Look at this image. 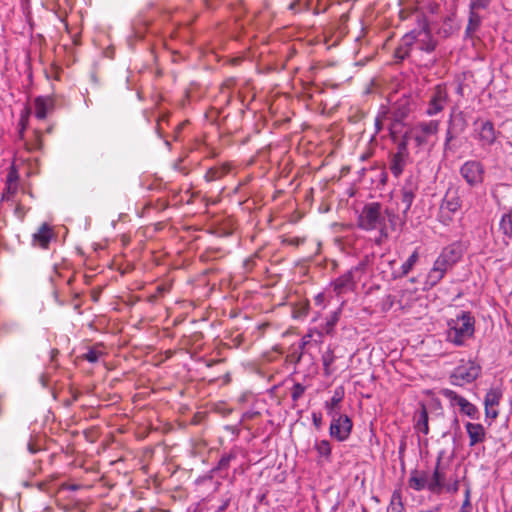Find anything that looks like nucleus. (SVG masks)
<instances>
[{
  "label": "nucleus",
  "instance_id": "nucleus-13",
  "mask_svg": "<svg viewBox=\"0 0 512 512\" xmlns=\"http://www.w3.org/2000/svg\"><path fill=\"white\" fill-rule=\"evenodd\" d=\"M503 397V389L501 386L491 387L484 397V407L486 418L495 419L498 417L499 411L494 409L498 406Z\"/></svg>",
  "mask_w": 512,
  "mask_h": 512
},
{
  "label": "nucleus",
  "instance_id": "nucleus-52",
  "mask_svg": "<svg viewBox=\"0 0 512 512\" xmlns=\"http://www.w3.org/2000/svg\"><path fill=\"white\" fill-rule=\"evenodd\" d=\"M290 357H291V360H292V361H294L295 363H298V362H300V360H301L302 352H299V353H297V352H293V353L290 355Z\"/></svg>",
  "mask_w": 512,
  "mask_h": 512
},
{
  "label": "nucleus",
  "instance_id": "nucleus-11",
  "mask_svg": "<svg viewBox=\"0 0 512 512\" xmlns=\"http://www.w3.org/2000/svg\"><path fill=\"white\" fill-rule=\"evenodd\" d=\"M475 138L479 141L481 147H491L497 139L498 132L490 120L475 123Z\"/></svg>",
  "mask_w": 512,
  "mask_h": 512
},
{
  "label": "nucleus",
  "instance_id": "nucleus-47",
  "mask_svg": "<svg viewBox=\"0 0 512 512\" xmlns=\"http://www.w3.org/2000/svg\"><path fill=\"white\" fill-rule=\"evenodd\" d=\"M255 265V258L254 257H250L248 259H246L243 263V266H244V269L246 272H249L253 269Z\"/></svg>",
  "mask_w": 512,
  "mask_h": 512
},
{
  "label": "nucleus",
  "instance_id": "nucleus-61",
  "mask_svg": "<svg viewBox=\"0 0 512 512\" xmlns=\"http://www.w3.org/2000/svg\"><path fill=\"white\" fill-rule=\"evenodd\" d=\"M73 280H74V277H73V276H70V277L67 279L66 284H67L68 286H70V285L72 284Z\"/></svg>",
  "mask_w": 512,
  "mask_h": 512
},
{
  "label": "nucleus",
  "instance_id": "nucleus-63",
  "mask_svg": "<svg viewBox=\"0 0 512 512\" xmlns=\"http://www.w3.org/2000/svg\"><path fill=\"white\" fill-rule=\"evenodd\" d=\"M457 489H458V484H457V482H456V483L453 485V487L451 488V490L455 492V491H457Z\"/></svg>",
  "mask_w": 512,
  "mask_h": 512
},
{
  "label": "nucleus",
  "instance_id": "nucleus-4",
  "mask_svg": "<svg viewBox=\"0 0 512 512\" xmlns=\"http://www.w3.org/2000/svg\"><path fill=\"white\" fill-rule=\"evenodd\" d=\"M402 122L395 121L389 127V135L394 142L400 138L397 144V152L393 155L390 170L395 177L402 174L404 167L407 164L409 158L408 143L406 138V132L403 134Z\"/></svg>",
  "mask_w": 512,
  "mask_h": 512
},
{
  "label": "nucleus",
  "instance_id": "nucleus-5",
  "mask_svg": "<svg viewBox=\"0 0 512 512\" xmlns=\"http://www.w3.org/2000/svg\"><path fill=\"white\" fill-rule=\"evenodd\" d=\"M481 366L474 360L462 362L454 368L449 381L454 386H464L474 382L481 374Z\"/></svg>",
  "mask_w": 512,
  "mask_h": 512
},
{
  "label": "nucleus",
  "instance_id": "nucleus-37",
  "mask_svg": "<svg viewBox=\"0 0 512 512\" xmlns=\"http://www.w3.org/2000/svg\"><path fill=\"white\" fill-rule=\"evenodd\" d=\"M60 277H61V275H60V273H59L57 270H55V271H54V274L50 276V281L52 282V284H53L54 286H56V282H57V280H58ZM52 294H53L54 300L56 301V303H57L58 305H60V306L65 305V301H64L63 299H61V298H60V296H59V291L57 290V288H56V287H54V289H53V293H52Z\"/></svg>",
  "mask_w": 512,
  "mask_h": 512
},
{
  "label": "nucleus",
  "instance_id": "nucleus-62",
  "mask_svg": "<svg viewBox=\"0 0 512 512\" xmlns=\"http://www.w3.org/2000/svg\"><path fill=\"white\" fill-rule=\"evenodd\" d=\"M374 278H380V279H383L384 276H383V272L382 271H379V273L377 275H374L373 276Z\"/></svg>",
  "mask_w": 512,
  "mask_h": 512
},
{
  "label": "nucleus",
  "instance_id": "nucleus-1",
  "mask_svg": "<svg viewBox=\"0 0 512 512\" xmlns=\"http://www.w3.org/2000/svg\"><path fill=\"white\" fill-rule=\"evenodd\" d=\"M416 18L417 27L402 37L400 45L394 51L396 63L401 62L408 56L412 45L426 53H431L436 48L437 41L431 33L426 17L417 15Z\"/></svg>",
  "mask_w": 512,
  "mask_h": 512
},
{
  "label": "nucleus",
  "instance_id": "nucleus-57",
  "mask_svg": "<svg viewBox=\"0 0 512 512\" xmlns=\"http://www.w3.org/2000/svg\"><path fill=\"white\" fill-rule=\"evenodd\" d=\"M450 143L451 142L444 141V151L445 152L452 150V147H451Z\"/></svg>",
  "mask_w": 512,
  "mask_h": 512
},
{
  "label": "nucleus",
  "instance_id": "nucleus-2",
  "mask_svg": "<svg viewBox=\"0 0 512 512\" xmlns=\"http://www.w3.org/2000/svg\"><path fill=\"white\" fill-rule=\"evenodd\" d=\"M474 333V316L469 311H461L455 318L447 321L445 340L456 347H462L474 336Z\"/></svg>",
  "mask_w": 512,
  "mask_h": 512
},
{
  "label": "nucleus",
  "instance_id": "nucleus-15",
  "mask_svg": "<svg viewBox=\"0 0 512 512\" xmlns=\"http://www.w3.org/2000/svg\"><path fill=\"white\" fill-rule=\"evenodd\" d=\"M466 125V121L463 117L462 112H460L454 119L453 112L450 114V118L448 120V127L445 133V141L452 142L457 134L464 131Z\"/></svg>",
  "mask_w": 512,
  "mask_h": 512
},
{
  "label": "nucleus",
  "instance_id": "nucleus-20",
  "mask_svg": "<svg viewBox=\"0 0 512 512\" xmlns=\"http://www.w3.org/2000/svg\"><path fill=\"white\" fill-rule=\"evenodd\" d=\"M483 17L478 13L477 9H469L468 23L465 29V38H473L481 27Z\"/></svg>",
  "mask_w": 512,
  "mask_h": 512
},
{
  "label": "nucleus",
  "instance_id": "nucleus-25",
  "mask_svg": "<svg viewBox=\"0 0 512 512\" xmlns=\"http://www.w3.org/2000/svg\"><path fill=\"white\" fill-rule=\"evenodd\" d=\"M239 449L237 447L232 448L229 452L224 453L218 464L211 470V472H227L230 464L233 460H235L238 456Z\"/></svg>",
  "mask_w": 512,
  "mask_h": 512
},
{
  "label": "nucleus",
  "instance_id": "nucleus-43",
  "mask_svg": "<svg viewBox=\"0 0 512 512\" xmlns=\"http://www.w3.org/2000/svg\"><path fill=\"white\" fill-rule=\"evenodd\" d=\"M492 0H470L469 2V9H487L490 5Z\"/></svg>",
  "mask_w": 512,
  "mask_h": 512
},
{
  "label": "nucleus",
  "instance_id": "nucleus-60",
  "mask_svg": "<svg viewBox=\"0 0 512 512\" xmlns=\"http://www.w3.org/2000/svg\"><path fill=\"white\" fill-rule=\"evenodd\" d=\"M311 335H307V337H310ZM307 341H306V336L303 338V342L302 344L300 345V349H303L304 346L306 345Z\"/></svg>",
  "mask_w": 512,
  "mask_h": 512
},
{
  "label": "nucleus",
  "instance_id": "nucleus-23",
  "mask_svg": "<svg viewBox=\"0 0 512 512\" xmlns=\"http://www.w3.org/2000/svg\"><path fill=\"white\" fill-rule=\"evenodd\" d=\"M343 398H344L343 387H337L334 390V393H333V396L331 397V399L329 401L325 402V409L329 416L341 413L339 411V404L341 403Z\"/></svg>",
  "mask_w": 512,
  "mask_h": 512
},
{
  "label": "nucleus",
  "instance_id": "nucleus-59",
  "mask_svg": "<svg viewBox=\"0 0 512 512\" xmlns=\"http://www.w3.org/2000/svg\"><path fill=\"white\" fill-rule=\"evenodd\" d=\"M456 93L459 94V95H463V86L462 84H458L457 86V89H456Z\"/></svg>",
  "mask_w": 512,
  "mask_h": 512
},
{
  "label": "nucleus",
  "instance_id": "nucleus-49",
  "mask_svg": "<svg viewBox=\"0 0 512 512\" xmlns=\"http://www.w3.org/2000/svg\"><path fill=\"white\" fill-rule=\"evenodd\" d=\"M302 242L303 241L297 237L288 238V239L283 240V243H286V244L292 245V246H298Z\"/></svg>",
  "mask_w": 512,
  "mask_h": 512
},
{
  "label": "nucleus",
  "instance_id": "nucleus-58",
  "mask_svg": "<svg viewBox=\"0 0 512 512\" xmlns=\"http://www.w3.org/2000/svg\"><path fill=\"white\" fill-rule=\"evenodd\" d=\"M323 298H324V297H323V294H318V295L315 297V302H316L317 304H321V303H322V301H323Z\"/></svg>",
  "mask_w": 512,
  "mask_h": 512
},
{
  "label": "nucleus",
  "instance_id": "nucleus-22",
  "mask_svg": "<svg viewBox=\"0 0 512 512\" xmlns=\"http://www.w3.org/2000/svg\"><path fill=\"white\" fill-rule=\"evenodd\" d=\"M446 273V270L441 267H437V265L433 263L432 268L426 276L423 289L430 290L435 287L444 278Z\"/></svg>",
  "mask_w": 512,
  "mask_h": 512
},
{
  "label": "nucleus",
  "instance_id": "nucleus-28",
  "mask_svg": "<svg viewBox=\"0 0 512 512\" xmlns=\"http://www.w3.org/2000/svg\"><path fill=\"white\" fill-rule=\"evenodd\" d=\"M499 230L504 236V243L508 245L512 239V215L511 213H504L499 222Z\"/></svg>",
  "mask_w": 512,
  "mask_h": 512
},
{
  "label": "nucleus",
  "instance_id": "nucleus-14",
  "mask_svg": "<svg viewBox=\"0 0 512 512\" xmlns=\"http://www.w3.org/2000/svg\"><path fill=\"white\" fill-rule=\"evenodd\" d=\"M418 259H419V253H418V250L416 249L407 258V260L401 264V266L398 269L395 268L396 262L394 260H388V266L391 270L392 278L398 279V278H401V277L407 275L411 271V269L414 267V265L416 264Z\"/></svg>",
  "mask_w": 512,
  "mask_h": 512
},
{
  "label": "nucleus",
  "instance_id": "nucleus-7",
  "mask_svg": "<svg viewBox=\"0 0 512 512\" xmlns=\"http://www.w3.org/2000/svg\"><path fill=\"white\" fill-rule=\"evenodd\" d=\"M439 127L440 120L437 119L417 122L411 129L416 146L421 148L427 145L429 138L438 133Z\"/></svg>",
  "mask_w": 512,
  "mask_h": 512
},
{
  "label": "nucleus",
  "instance_id": "nucleus-40",
  "mask_svg": "<svg viewBox=\"0 0 512 512\" xmlns=\"http://www.w3.org/2000/svg\"><path fill=\"white\" fill-rule=\"evenodd\" d=\"M18 191V185L6 184V187L2 193V201H10L13 199Z\"/></svg>",
  "mask_w": 512,
  "mask_h": 512
},
{
  "label": "nucleus",
  "instance_id": "nucleus-64",
  "mask_svg": "<svg viewBox=\"0 0 512 512\" xmlns=\"http://www.w3.org/2000/svg\"><path fill=\"white\" fill-rule=\"evenodd\" d=\"M74 309L78 311L80 309V304L79 303H75L74 304Z\"/></svg>",
  "mask_w": 512,
  "mask_h": 512
},
{
  "label": "nucleus",
  "instance_id": "nucleus-44",
  "mask_svg": "<svg viewBox=\"0 0 512 512\" xmlns=\"http://www.w3.org/2000/svg\"><path fill=\"white\" fill-rule=\"evenodd\" d=\"M312 422H313V425L315 426V428L317 430H319L322 427V415H321V413L313 412L312 413Z\"/></svg>",
  "mask_w": 512,
  "mask_h": 512
},
{
  "label": "nucleus",
  "instance_id": "nucleus-21",
  "mask_svg": "<svg viewBox=\"0 0 512 512\" xmlns=\"http://www.w3.org/2000/svg\"><path fill=\"white\" fill-rule=\"evenodd\" d=\"M446 273V270L441 267H437V265L433 263L432 268L426 276L423 289L430 290L435 287L444 278Z\"/></svg>",
  "mask_w": 512,
  "mask_h": 512
},
{
  "label": "nucleus",
  "instance_id": "nucleus-30",
  "mask_svg": "<svg viewBox=\"0 0 512 512\" xmlns=\"http://www.w3.org/2000/svg\"><path fill=\"white\" fill-rule=\"evenodd\" d=\"M459 408L461 413L468 416L472 420H478L480 417L479 409L467 399L463 401Z\"/></svg>",
  "mask_w": 512,
  "mask_h": 512
},
{
  "label": "nucleus",
  "instance_id": "nucleus-45",
  "mask_svg": "<svg viewBox=\"0 0 512 512\" xmlns=\"http://www.w3.org/2000/svg\"><path fill=\"white\" fill-rule=\"evenodd\" d=\"M28 120L25 119V117H20V121H19V126H20V130H19V138L21 140L24 139V131L26 130V128L28 127Z\"/></svg>",
  "mask_w": 512,
  "mask_h": 512
},
{
  "label": "nucleus",
  "instance_id": "nucleus-35",
  "mask_svg": "<svg viewBox=\"0 0 512 512\" xmlns=\"http://www.w3.org/2000/svg\"><path fill=\"white\" fill-rule=\"evenodd\" d=\"M339 320L338 312H334L329 319L325 322V324L322 327V331L319 332V337L322 336L323 333L325 334H331L333 332L334 326Z\"/></svg>",
  "mask_w": 512,
  "mask_h": 512
},
{
  "label": "nucleus",
  "instance_id": "nucleus-17",
  "mask_svg": "<svg viewBox=\"0 0 512 512\" xmlns=\"http://www.w3.org/2000/svg\"><path fill=\"white\" fill-rule=\"evenodd\" d=\"M35 117L43 120L54 107V100L51 97L38 96L34 100Z\"/></svg>",
  "mask_w": 512,
  "mask_h": 512
},
{
  "label": "nucleus",
  "instance_id": "nucleus-36",
  "mask_svg": "<svg viewBox=\"0 0 512 512\" xmlns=\"http://www.w3.org/2000/svg\"><path fill=\"white\" fill-rule=\"evenodd\" d=\"M315 449L322 457L329 458L331 455V445L328 440H321L316 442Z\"/></svg>",
  "mask_w": 512,
  "mask_h": 512
},
{
  "label": "nucleus",
  "instance_id": "nucleus-51",
  "mask_svg": "<svg viewBox=\"0 0 512 512\" xmlns=\"http://www.w3.org/2000/svg\"><path fill=\"white\" fill-rule=\"evenodd\" d=\"M471 510V502L463 501L459 512H470Z\"/></svg>",
  "mask_w": 512,
  "mask_h": 512
},
{
  "label": "nucleus",
  "instance_id": "nucleus-55",
  "mask_svg": "<svg viewBox=\"0 0 512 512\" xmlns=\"http://www.w3.org/2000/svg\"><path fill=\"white\" fill-rule=\"evenodd\" d=\"M299 5V1H294L289 5V9L292 11H297V6Z\"/></svg>",
  "mask_w": 512,
  "mask_h": 512
},
{
  "label": "nucleus",
  "instance_id": "nucleus-42",
  "mask_svg": "<svg viewBox=\"0 0 512 512\" xmlns=\"http://www.w3.org/2000/svg\"><path fill=\"white\" fill-rule=\"evenodd\" d=\"M18 180H19V173H18L15 165H12L9 168V171L6 176V184L18 185Z\"/></svg>",
  "mask_w": 512,
  "mask_h": 512
},
{
  "label": "nucleus",
  "instance_id": "nucleus-6",
  "mask_svg": "<svg viewBox=\"0 0 512 512\" xmlns=\"http://www.w3.org/2000/svg\"><path fill=\"white\" fill-rule=\"evenodd\" d=\"M449 101V94L445 84H437L429 97L424 109V115L434 117L440 114Z\"/></svg>",
  "mask_w": 512,
  "mask_h": 512
},
{
  "label": "nucleus",
  "instance_id": "nucleus-3",
  "mask_svg": "<svg viewBox=\"0 0 512 512\" xmlns=\"http://www.w3.org/2000/svg\"><path fill=\"white\" fill-rule=\"evenodd\" d=\"M358 227L365 231H377L379 236L375 238V242L380 246L384 234L382 204L379 202L365 204L358 216Z\"/></svg>",
  "mask_w": 512,
  "mask_h": 512
},
{
  "label": "nucleus",
  "instance_id": "nucleus-31",
  "mask_svg": "<svg viewBox=\"0 0 512 512\" xmlns=\"http://www.w3.org/2000/svg\"><path fill=\"white\" fill-rule=\"evenodd\" d=\"M386 512H405L400 492L395 491L392 494L390 504L389 507L386 508Z\"/></svg>",
  "mask_w": 512,
  "mask_h": 512
},
{
  "label": "nucleus",
  "instance_id": "nucleus-27",
  "mask_svg": "<svg viewBox=\"0 0 512 512\" xmlns=\"http://www.w3.org/2000/svg\"><path fill=\"white\" fill-rule=\"evenodd\" d=\"M229 172H230L229 164H222L220 166L211 167L205 173L204 179L207 182L217 181V180L222 179Z\"/></svg>",
  "mask_w": 512,
  "mask_h": 512
},
{
  "label": "nucleus",
  "instance_id": "nucleus-19",
  "mask_svg": "<svg viewBox=\"0 0 512 512\" xmlns=\"http://www.w3.org/2000/svg\"><path fill=\"white\" fill-rule=\"evenodd\" d=\"M465 428L469 436L470 447H473L485 440V429L482 424L467 422Z\"/></svg>",
  "mask_w": 512,
  "mask_h": 512
},
{
  "label": "nucleus",
  "instance_id": "nucleus-9",
  "mask_svg": "<svg viewBox=\"0 0 512 512\" xmlns=\"http://www.w3.org/2000/svg\"><path fill=\"white\" fill-rule=\"evenodd\" d=\"M460 175L470 187L480 186L484 182L485 168L477 160H468L460 167Z\"/></svg>",
  "mask_w": 512,
  "mask_h": 512
},
{
  "label": "nucleus",
  "instance_id": "nucleus-12",
  "mask_svg": "<svg viewBox=\"0 0 512 512\" xmlns=\"http://www.w3.org/2000/svg\"><path fill=\"white\" fill-rule=\"evenodd\" d=\"M445 451L441 450L438 453L436 465L434 467L433 473L430 475L429 481V491L434 493L435 495H439L442 493L443 488L445 486V472L444 468L441 466L442 459L444 457Z\"/></svg>",
  "mask_w": 512,
  "mask_h": 512
},
{
  "label": "nucleus",
  "instance_id": "nucleus-50",
  "mask_svg": "<svg viewBox=\"0 0 512 512\" xmlns=\"http://www.w3.org/2000/svg\"><path fill=\"white\" fill-rule=\"evenodd\" d=\"M379 87L380 86H379L378 81L377 80H372L371 81V87L368 88L367 93H375V92L378 91Z\"/></svg>",
  "mask_w": 512,
  "mask_h": 512
},
{
  "label": "nucleus",
  "instance_id": "nucleus-39",
  "mask_svg": "<svg viewBox=\"0 0 512 512\" xmlns=\"http://www.w3.org/2000/svg\"><path fill=\"white\" fill-rule=\"evenodd\" d=\"M25 147L28 151H36L41 149L42 147V140H41V134L39 131L35 132V136L33 141L31 142H25Z\"/></svg>",
  "mask_w": 512,
  "mask_h": 512
},
{
  "label": "nucleus",
  "instance_id": "nucleus-8",
  "mask_svg": "<svg viewBox=\"0 0 512 512\" xmlns=\"http://www.w3.org/2000/svg\"><path fill=\"white\" fill-rule=\"evenodd\" d=\"M463 252L462 243L459 241L453 242L441 250L434 263L437 267L448 271L462 258Z\"/></svg>",
  "mask_w": 512,
  "mask_h": 512
},
{
  "label": "nucleus",
  "instance_id": "nucleus-41",
  "mask_svg": "<svg viewBox=\"0 0 512 512\" xmlns=\"http://www.w3.org/2000/svg\"><path fill=\"white\" fill-rule=\"evenodd\" d=\"M102 355V352L96 348H90L84 355L83 359L90 363H96L100 356Z\"/></svg>",
  "mask_w": 512,
  "mask_h": 512
},
{
  "label": "nucleus",
  "instance_id": "nucleus-24",
  "mask_svg": "<svg viewBox=\"0 0 512 512\" xmlns=\"http://www.w3.org/2000/svg\"><path fill=\"white\" fill-rule=\"evenodd\" d=\"M354 287L353 273L348 271L334 281V290L337 294H342L352 290Z\"/></svg>",
  "mask_w": 512,
  "mask_h": 512
},
{
  "label": "nucleus",
  "instance_id": "nucleus-48",
  "mask_svg": "<svg viewBox=\"0 0 512 512\" xmlns=\"http://www.w3.org/2000/svg\"><path fill=\"white\" fill-rule=\"evenodd\" d=\"M383 123H384V112H379L377 117L375 118V126L378 131L381 130Z\"/></svg>",
  "mask_w": 512,
  "mask_h": 512
},
{
  "label": "nucleus",
  "instance_id": "nucleus-16",
  "mask_svg": "<svg viewBox=\"0 0 512 512\" xmlns=\"http://www.w3.org/2000/svg\"><path fill=\"white\" fill-rule=\"evenodd\" d=\"M52 237L53 232L51 227L47 223H43L38 231L33 234L32 243L34 246L46 249L48 248Z\"/></svg>",
  "mask_w": 512,
  "mask_h": 512
},
{
  "label": "nucleus",
  "instance_id": "nucleus-53",
  "mask_svg": "<svg viewBox=\"0 0 512 512\" xmlns=\"http://www.w3.org/2000/svg\"><path fill=\"white\" fill-rule=\"evenodd\" d=\"M30 113H31V109L29 107H25L24 110L22 111L20 117H25V119H27L29 121Z\"/></svg>",
  "mask_w": 512,
  "mask_h": 512
},
{
  "label": "nucleus",
  "instance_id": "nucleus-33",
  "mask_svg": "<svg viewBox=\"0 0 512 512\" xmlns=\"http://www.w3.org/2000/svg\"><path fill=\"white\" fill-rule=\"evenodd\" d=\"M441 395L446 398L451 406H458L463 403V401L466 399L460 395H458L454 390L444 388L441 390Z\"/></svg>",
  "mask_w": 512,
  "mask_h": 512
},
{
  "label": "nucleus",
  "instance_id": "nucleus-56",
  "mask_svg": "<svg viewBox=\"0 0 512 512\" xmlns=\"http://www.w3.org/2000/svg\"><path fill=\"white\" fill-rule=\"evenodd\" d=\"M219 362H221V360H209V361L206 362V366L207 367H212V366H214L215 364H217Z\"/></svg>",
  "mask_w": 512,
  "mask_h": 512
},
{
  "label": "nucleus",
  "instance_id": "nucleus-34",
  "mask_svg": "<svg viewBox=\"0 0 512 512\" xmlns=\"http://www.w3.org/2000/svg\"><path fill=\"white\" fill-rule=\"evenodd\" d=\"M403 212H407L414 200V193L411 189L403 188L401 191Z\"/></svg>",
  "mask_w": 512,
  "mask_h": 512
},
{
  "label": "nucleus",
  "instance_id": "nucleus-54",
  "mask_svg": "<svg viewBox=\"0 0 512 512\" xmlns=\"http://www.w3.org/2000/svg\"><path fill=\"white\" fill-rule=\"evenodd\" d=\"M470 493H471V492H470V488H469V487H467V488L465 489V492H464V501L471 502V501H470Z\"/></svg>",
  "mask_w": 512,
  "mask_h": 512
},
{
  "label": "nucleus",
  "instance_id": "nucleus-26",
  "mask_svg": "<svg viewBox=\"0 0 512 512\" xmlns=\"http://www.w3.org/2000/svg\"><path fill=\"white\" fill-rule=\"evenodd\" d=\"M415 429L424 435H427L429 432L428 412L424 405L416 412Z\"/></svg>",
  "mask_w": 512,
  "mask_h": 512
},
{
  "label": "nucleus",
  "instance_id": "nucleus-38",
  "mask_svg": "<svg viewBox=\"0 0 512 512\" xmlns=\"http://www.w3.org/2000/svg\"><path fill=\"white\" fill-rule=\"evenodd\" d=\"M306 387L301 383H295L291 388V399L296 403L305 393Z\"/></svg>",
  "mask_w": 512,
  "mask_h": 512
},
{
  "label": "nucleus",
  "instance_id": "nucleus-10",
  "mask_svg": "<svg viewBox=\"0 0 512 512\" xmlns=\"http://www.w3.org/2000/svg\"><path fill=\"white\" fill-rule=\"evenodd\" d=\"M329 434L339 442L347 440L352 431V420L346 414L331 415Z\"/></svg>",
  "mask_w": 512,
  "mask_h": 512
},
{
  "label": "nucleus",
  "instance_id": "nucleus-29",
  "mask_svg": "<svg viewBox=\"0 0 512 512\" xmlns=\"http://www.w3.org/2000/svg\"><path fill=\"white\" fill-rule=\"evenodd\" d=\"M461 206V200L458 196L454 195L451 197L446 196L441 204V210H447L449 213L454 214L458 211Z\"/></svg>",
  "mask_w": 512,
  "mask_h": 512
},
{
  "label": "nucleus",
  "instance_id": "nucleus-18",
  "mask_svg": "<svg viewBox=\"0 0 512 512\" xmlns=\"http://www.w3.org/2000/svg\"><path fill=\"white\" fill-rule=\"evenodd\" d=\"M430 474L427 471H413L409 478L410 488L421 491L427 489L429 491Z\"/></svg>",
  "mask_w": 512,
  "mask_h": 512
},
{
  "label": "nucleus",
  "instance_id": "nucleus-32",
  "mask_svg": "<svg viewBox=\"0 0 512 512\" xmlns=\"http://www.w3.org/2000/svg\"><path fill=\"white\" fill-rule=\"evenodd\" d=\"M336 357L334 355V351L332 349H327L322 354V364L324 369V374L326 376H329L333 373V370L331 369V365L334 363Z\"/></svg>",
  "mask_w": 512,
  "mask_h": 512
},
{
  "label": "nucleus",
  "instance_id": "nucleus-46",
  "mask_svg": "<svg viewBox=\"0 0 512 512\" xmlns=\"http://www.w3.org/2000/svg\"><path fill=\"white\" fill-rule=\"evenodd\" d=\"M27 450L31 454H36L37 452H39L41 450V447L38 444H36L35 442H33L32 440H30L27 443Z\"/></svg>",
  "mask_w": 512,
  "mask_h": 512
}]
</instances>
